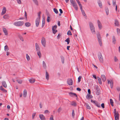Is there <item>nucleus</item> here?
I'll return each instance as SVG.
<instances>
[{
  "label": "nucleus",
  "mask_w": 120,
  "mask_h": 120,
  "mask_svg": "<svg viewBox=\"0 0 120 120\" xmlns=\"http://www.w3.org/2000/svg\"><path fill=\"white\" fill-rule=\"evenodd\" d=\"M90 28L93 34H95V29L93 23L91 22H89Z\"/></svg>",
  "instance_id": "f257e3e1"
},
{
  "label": "nucleus",
  "mask_w": 120,
  "mask_h": 120,
  "mask_svg": "<svg viewBox=\"0 0 120 120\" xmlns=\"http://www.w3.org/2000/svg\"><path fill=\"white\" fill-rule=\"evenodd\" d=\"M71 3L73 7L75 8V10L77 11L78 9V8L77 6V4L73 0H70Z\"/></svg>",
  "instance_id": "f03ea898"
},
{
  "label": "nucleus",
  "mask_w": 120,
  "mask_h": 120,
  "mask_svg": "<svg viewBox=\"0 0 120 120\" xmlns=\"http://www.w3.org/2000/svg\"><path fill=\"white\" fill-rule=\"evenodd\" d=\"M98 57L100 62L101 63H103L104 62L103 58L101 52L98 53Z\"/></svg>",
  "instance_id": "7ed1b4c3"
},
{
  "label": "nucleus",
  "mask_w": 120,
  "mask_h": 120,
  "mask_svg": "<svg viewBox=\"0 0 120 120\" xmlns=\"http://www.w3.org/2000/svg\"><path fill=\"white\" fill-rule=\"evenodd\" d=\"M97 37L98 38V41L99 44L100 46H102V40L100 35L99 33L97 34Z\"/></svg>",
  "instance_id": "20e7f679"
},
{
  "label": "nucleus",
  "mask_w": 120,
  "mask_h": 120,
  "mask_svg": "<svg viewBox=\"0 0 120 120\" xmlns=\"http://www.w3.org/2000/svg\"><path fill=\"white\" fill-rule=\"evenodd\" d=\"M24 24L23 21H20L15 22L14 25L17 26H22Z\"/></svg>",
  "instance_id": "39448f33"
},
{
  "label": "nucleus",
  "mask_w": 120,
  "mask_h": 120,
  "mask_svg": "<svg viewBox=\"0 0 120 120\" xmlns=\"http://www.w3.org/2000/svg\"><path fill=\"white\" fill-rule=\"evenodd\" d=\"M41 42L42 45L44 47H45L46 44V41L45 38L44 37H42Z\"/></svg>",
  "instance_id": "423d86ee"
},
{
  "label": "nucleus",
  "mask_w": 120,
  "mask_h": 120,
  "mask_svg": "<svg viewBox=\"0 0 120 120\" xmlns=\"http://www.w3.org/2000/svg\"><path fill=\"white\" fill-rule=\"evenodd\" d=\"M67 83L70 85H71L73 84V81L71 79H68L67 80Z\"/></svg>",
  "instance_id": "0eeeda50"
},
{
  "label": "nucleus",
  "mask_w": 120,
  "mask_h": 120,
  "mask_svg": "<svg viewBox=\"0 0 120 120\" xmlns=\"http://www.w3.org/2000/svg\"><path fill=\"white\" fill-rule=\"evenodd\" d=\"M97 23L99 29L101 30L102 29V26L101 22L99 20L97 21Z\"/></svg>",
  "instance_id": "6e6552de"
},
{
  "label": "nucleus",
  "mask_w": 120,
  "mask_h": 120,
  "mask_svg": "<svg viewBox=\"0 0 120 120\" xmlns=\"http://www.w3.org/2000/svg\"><path fill=\"white\" fill-rule=\"evenodd\" d=\"M81 11L82 12V14L84 16H85V18L86 19H87V16L86 15L84 11L83 10L82 8H80Z\"/></svg>",
  "instance_id": "1a4fd4ad"
},
{
  "label": "nucleus",
  "mask_w": 120,
  "mask_h": 120,
  "mask_svg": "<svg viewBox=\"0 0 120 120\" xmlns=\"http://www.w3.org/2000/svg\"><path fill=\"white\" fill-rule=\"evenodd\" d=\"M108 84H110L111 87V88H112L113 87V82L112 80L110 81L109 80H108Z\"/></svg>",
  "instance_id": "9d476101"
},
{
  "label": "nucleus",
  "mask_w": 120,
  "mask_h": 120,
  "mask_svg": "<svg viewBox=\"0 0 120 120\" xmlns=\"http://www.w3.org/2000/svg\"><path fill=\"white\" fill-rule=\"evenodd\" d=\"M40 19H36V26L38 27V26L39 22H40Z\"/></svg>",
  "instance_id": "9b49d317"
},
{
  "label": "nucleus",
  "mask_w": 120,
  "mask_h": 120,
  "mask_svg": "<svg viewBox=\"0 0 120 120\" xmlns=\"http://www.w3.org/2000/svg\"><path fill=\"white\" fill-rule=\"evenodd\" d=\"M96 93L97 95H99L100 94V91L98 87H97L96 88Z\"/></svg>",
  "instance_id": "f8f14e48"
},
{
  "label": "nucleus",
  "mask_w": 120,
  "mask_h": 120,
  "mask_svg": "<svg viewBox=\"0 0 120 120\" xmlns=\"http://www.w3.org/2000/svg\"><path fill=\"white\" fill-rule=\"evenodd\" d=\"M69 94L70 96L71 97H73L75 96L76 97H77V95L76 94L72 92H70L69 93Z\"/></svg>",
  "instance_id": "ddd939ff"
},
{
  "label": "nucleus",
  "mask_w": 120,
  "mask_h": 120,
  "mask_svg": "<svg viewBox=\"0 0 120 120\" xmlns=\"http://www.w3.org/2000/svg\"><path fill=\"white\" fill-rule=\"evenodd\" d=\"M98 3L100 8H102V5L101 2L100 0H99L98 1Z\"/></svg>",
  "instance_id": "4468645a"
},
{
  "label": "nucleus",
  "mask_w": 120,
  "mask_h": 120,
  "mask_svg": "<svg viewBox=\"0 0 120 120\" xmlns=\"http://www.w3.org/2000/svg\"><path fill=\"white\" fill-rule=\"evenodd\" d=\"M39 117L41 120H45V118L43 114H40L39 115Z\"/></svg>",
  "instance_id": "2eb2a0df"
},
{
  "label": "nucleus",
  "mask_w": 120,
  "mask_h": 120,
  "mask_svg": "<svg viewBox=\"0 0 120 120\" xmlns=\"http://www.w3.org/2000/svg\"><path fill=\"white\" fill-rule=\"evenodd\" d=\"M35 47L37 51H40V48L39 47L37 43L35 44Z\"/></svg>",
  "instance_id": "dca6fc26"
},
{
  "label": "nucleus",
  "mask_w": 120,
  "mask_h": 120,
  "mask_svg": "<svg viewBox=\"0 0 120 120\" xmlns=\"http://www.w3.org/2000/svg\"><path fill=\"white\" fill-rule=\"evenodd\" d=\"M6 9L5 7H4L3 8V9L2 10V13H1V15H3L4 14H5L6 12Z\"/></svg>",
  "instance_id": "f3484780"
},
{
  "label": "nucleus",
  "mask_w": 120,
  "mask_h": 120,
  "mask_svg": "<svg viewBox=\"0 0 120 120\" xmlns=\"http://www.w3.org/2000/svg\"><path fill=\"white\" fill-rule=\"evenodd\" d=\"M29 81L31 83H33L34 82L35 80L34 78H32L30 79H29Z\"/></svg>",
  "instance_id": "a211bd4d"
},
{
  "label": "nucleus",
  "mask_w": 120,
  "mask_h": 120,
  "mask_svg": "<svg viewBox=\"0 0 120 120\" xmlns=\"http://www.w3.org/2000/svg\"><path fill=\"white\" fill-rule=\"evenodd\" d=\"M101 78L102 79L103 81L104 82L106 80V78L105 75H101Z\"/></svg>",
  "instance_id": "6ab92c4d"
},
{
  "label": "nucleus",
  "mask_w": 120,
  "mask_h": 120,
  "mask_svg": "<svg viewBox=\"0 0 120 120\" xmlns=\"http://www.w3.org/2000/svg\"><path fill=\"white\" fill-rule=\"evenodd\" d=\"M3 30L4 32V33L5 35H7L8 34L7 31L5 28H4L3 29Z\"/></svg>",
  "instance_id": "aec40b11"
},
{
  "label": "nucleus",
  "mask_w": 120,
  "mask_h": 120,
  "mask_svg": "<svg viewBox=\"0 0 120 120\" xmlns=\"http://www.w3.org/2000/svg\"><path fill=\"white\" fill-rule=\"evenodd\" d=\"M95 105L98 107L100 108L101 107L100 104L98 102L96 101L95 102L94 104Z\"/></svg>",
  "instance_id": "412c9836"
},
{
  "label": "nucleus",
  "mask_w": 120,
  "mask_h": 120,
  "mask_svg": "<svg viewBox=\"0 0 120 120\" xmlns=\"http://www.w3.org/2000/svg\"><path fill=\"white\" fill-rule=\"evenodd\" d=\"M2 83L3 86L4 87L6 88L7 87V86L5 81H3L2 82Z\"/></svg>",
  "instance_id": "4be33fe9"
},
{
  "label": "nucleus",
  "mask_w": 120,
  "mask_h": 120,
  "mask_svg": "<svg viewBox=\"0 0 120 120\" xmlns=\"http://www.w3.org/2000/svg\"><path fill=\"white\" fill-rule=\"evenodd\" d=\"M45 77L46 79L48 80L49 79V75L46 71Z\"/></svg>",
  "instance_id": "5701e85b"
},
{
  "label": "nucleus",
  "mask_w": 120,
  "mask_h": 120,
  "mask_svg": "<svg viewBox=\"0 0 120 120\" xmlns=\"http://www.w3.org/2000/svg\"><path fill=\"white\" fill-rule=\"evenodd\" d=\"M112 42L114 44H115L116 43V39L115 36H112Z\"/></svg>",
  "instance_id": "b1692460"
},
{
  "label": "nucleus",
  "mask_w": 120,
  "mask_h": 120,
  "mask_svg": "<svg viewBox=\"0 0 120 120\" xmlns=\"http://www.w3.org/2000/svg\"><path fill=\"white\" fill-rule=\"evenodd\" d=\"M115 26H119V23L118 20H116L115 21Z\"/></svg>",
  "instance_id": "393cba45"
},
{
  "label": "nucleus",
  "mask_w": 120,
  "mask_h": 120,
  "mask_svg": "<svg viewBox=\"0 0 120 120\" xmlns=\"http://www.w3.org/2000/svg\"><path fill=\"white\" fill-rule=\"evenodd\" d=\"M25 25L26 27H28L30 26H31V24L30 23L28 22H27L25 23Z\"/></svg>",
  "instance_id": "a878e982"
},
{
  "label": "nucleus",
  "mask_w": 120,
  "mask_h": 120,
  "mask_svg": "<svg viewBox=\"0 0 120 120\" xmlns=\"http://www.w3.org/2000/svg\"><path fill=\"white\" fill-rule=\"evenodd\" d=\"M27 94V90H24L23 91V96L24 97H26Z\"/></svg>",
  "instance_id": "bb28decb"
},
{
  "label": "nucleus",
  "mask_w": 120,
  "mask_h": 120,
  "mask_svg": "<svg viewBox=\"0 0 120 120\" xmlns=\"http://www.w3.org/2000/svg\"><path fill=\"white\" fill-rule=\"evenodd\" d=\"M97 78L98 81L99 83L100 84H101L102 82L101 81V79L98 77H97Z\"/></svg>",
  "instance_id": "cd10ccee"
},
{
  "label": "nucleus",
  "mask_w": 120,
  "mask_h": 120,
  "mask_svg": "<svg viewBox=\"0 0 120 120\" xmlns=\"http://www.w3.org/2000/svg\"><path fill=\"white\" fill-rule=\"evenodd\" d=\"M65 41L67 42L68 44H69L70 42V38H68L65 40Z\"/></svg>",
  "instance_id": "c85d7f7f"
},
{
  "label": "nucleus",
  "mask_w": 120,
  "mask_h": 120,
  "mask_svg": "<svg viewBox=\"0 0 120 120\" xmlns=\"http://www.w3.org/2000/svg\"><path fill=\"white\" fill-rule=\"evenodd\" d=\"M77 1V2L78 4L79 5V7H80V8H81V9L82 8V5L81 4L79 0H76Z\"/></svg>",
  "instance_id": "c756f323"
},
{
  "label": "nucleus",
  "mask_w": 120,
  "mask_h": 120,
  "mask_svg": "<svg viewBox=\"0 0 120 120\" xmlns=\"http://www.w3.org/2000/svg\"><path fill=\"white\" fill-rule=\"evenodd\" d=\"M60 57L61 59V61L63 64H64V57L62 56H60Z\"/></svg>",
  "instance_id": "7c9ffc66"
},
{
  "label": "nucleus",
  "mask_w": 120,
  "mask_h": 120,
  "mask_svg": "<svg viewBox=\"0 0 120 120\" xmlns=\"http://www.w3.org/2000/svg\"><path fill=\"white\" fill-rule=\"evenodd\" d=\"M116 31L118 34L119 35H120V29L119 28H117Z\"/></svg>",
  "instance_id": "2f4dec72"
},
{
  "label": "nucleus",
  "mask_w": 120,
  "mask_h": 120,
  "mask_svg": "<svg viewBox=\"0 0 120 120\" xmlns=\"http://www.w3.org/2000/svg\"><path fill=\"white\" fill-rule=\"evenodd\" d=\"M37 54L39 56V58H40L41 56V54L40 51L37 52Z\"/></svg>",
  "instance_id": "473e14b6"
},
{
  "label": "nucleus",
  "mask_w": 120,
  "mask_h": 120,
  "mask_svg": "<svg viewBox=\"0 0 120 120\" xmlns=\"http://www.w3.org/2000/svg\"><path fill=\"white\" fill-rule=\"evenodd\" d=\"M35 4L37 5H38V1L37 0H32Z\"/></svg>",
  "instance_id": "72a5a7b5"
},
{
  "label": "nucleus",
  "mask_w": 120,
  "mask_h": 120,
  "mask_svg": "<svg viewBox=\"0 0 120 120\" xmlns=\"http://www.w3.org/2000/svg\"><path fill=\"white\" fill-rule=\"evenodd\" d=\"M71 105L73 106H76V103L75 102L73 101L71 102Z\"/></svg>",
  "instance_id": "f704fd0d"
},
{
  "label": "nucleus",
  "mask_w": 120,
  "mask_h": 120,
  "mask_svg": "<svg viewBox=\"0 0 120 120\" xmlns=\"http://www.w3.org/2000/svg\"><path fill=\"white\" fill-rule=\"evenodd\" d=\"M86 108L88 109H91V108L90 106L87 103L86 104Z\"/></svg>",
  "instance_id": "c9c22d12"
},
{
  "label": "nucleus",
  "mask_w": 120,
  "mask_h": 120,
  "mask_svg": "<svg viewBox=\"0 0 120 120\" xmlns=\"http://www.w3.org/2000/svg\"><path fill=\"white\" fill-rule=\"evenodd\" d=\"M110 102L112 106H113V101L112 99H111L110 100Z\"/></svg>",
  "instance_id": "e433bc0d"
},
{
  "label": "nucleus",
  "mask_w": 120,
  "mask_h": 120,
  "mask_svg": "<svg viewBox=\"0 0 120 120\" xmlns=\"http://www.w3.org/2000/svg\"><path fill=\"white\" fill-rule=\"evenodd\" d=\"M26 57L28 61L30 60V57L27 54H26Z\"/></svg>",
  "instance_id": "4c0bfd02"
},
{
  "label": "nucleus",
  "mask_w": 120,
  "mask_h": 120,
  "mask_svg": "<svg viewBox=\"0 0 120 120\" xmlns=\"http://www.w3.org/2000/svg\"><path fill=\"white\" fill-rule=\"evenodd\" d=\"M43 67L45 68L46 67V65L45 62L44 61H43Z\"/></svg>",
  "instance_id": "58836bf2"
},
{
  "label": "nucleus",
  "mask_w": 120,
  "mask_h": 120,
  "mask_svg": "<svg viewBox=\"0 0 120 120\" xmlns=\"http://www.w3.org/2000/svg\"><path fill=\"white\" fill-rule=\"evenodd\" d=\"M8 50V46L6 45L4 46V50L5 51H7Z\"/></svg>",
  "instance_id": "ea45409f"
},
{
  "label": "nucleus",
  "mask_w": 120,
  "mask_h": 120,
  "mask_svg": "<svg viewBox=\"0 0 120 120\" xmlns=\"http://www.w3.org/2000/svg\"><path fill=\"white\" fill-rule=\"evenodd\" d=\"M53 11L56 14H57L58 13V11L55 8L53 9Z\"/></svg>",
  "instance_id": "a19ab883"
},
{
  "label": "nucleus",
  "mask_w": 120,
  "mask_h": 120,
  "mask_svg": "<svg viewBox=\"0 0 120 120\" xmlns=\"http://www.w3.org/2000/svg\"><path fill=\"white\" fill-rule=\"evenodd\" d=\"M67 34L68 35H72L71 32L70 30H69L68 31Z\"/></svg>",
  "instance_id": "79ce46f5"
},
{
  "label": "nucleus",
  "mask_w": 120,
  "mask_h": 120,
  "mask_svg": "<svg viewBox=\"0 0 120 120\" xmlns=\"http://www.w3.org/2000/svg\"><path fill=\"white\" fill-rule=\"evenodd\" d=\"M17 81L20 84H21L22 82V81L20 80H17Z\"/></svg>",
  "instance_id": "37998d69"
},
{
  "label": "nucleus",
  "mask_w": 120,
  "mask_h": 120,
  "mask_svg": "<svg viewBox=\"0 0 120 120\" xmlns=\"http://www.w3.org/2000/svg\"><path fill=\"white\" fill-rule=\"evenodd\" d=\"M57 27V26L56 25H55L54 26H52V30H53H53H56Z\"/></svg>",
  "instance_id": "c03bdc74"
},
{
  "label": "nucleus",
  "mask_w": 120,
  "mask_h": 120,
  "mask_svg": "<svg viewBox=\"0 0 120 120\" xmlns=\"http://www.w3.org/2000/svg\"><path fill=\"white\" fill-rule=\"evenodd\" d=\"M82 78V77L81 76H79V77L78 78V82H79L80 81H81V79Z\"/></svg>",
  "instance_id": "a18cd8bd"
},
{
  "label": "nucleus",
  "mask_w": 120,
  "mask_h": 120,
  "mask_svg": "<svg viewBox=\"0 0 120 120\" xmlns=\"http://www.w3.org/2000/svg\"><path fill=\"white\" fill-rule=\"evenodd\" d=\"M116 0H114L112 1V4L113 6H115L116 5Z\"/></svg>",
  "instance_id": "49530a36"
},
{
  "label": "nucleus",
  "mask_w": 120,
  "mask_h": 120,
  "mask_svg": "<svg viewBox=\"0 0 120 120\" xmlns=\"http://www.w3.org/2000/svg\"><path fill=\"white\" fill-rule=\"evenodd\" d=\"M53 33L54 34H55L57 32V30H53H53H52Z\"/></svg>",
  "instance_id": "de8ad7c7"
},
{
  "label": "nucleus",
  "mask_w": 120,
  "mask_h": 120,
  "mask_svg": "<svg viewBox=\"0 0 120 120\" xmlns=\"http://www.w3.org/2000/svg\"><path fill=\"white\" fill-rule=\"evenodd\" d=\"M75 111L74 110H73L72 111V116L73 117H74L75 116Z\"/></svg>",
  "instance_id": "09e8293b"
},
{
  "label": "nucleus",
  "mask_w": 120,
  "mask_h": 120,
  "mask_svg": "<svg viewBox=\"0 0 120 120\" xmlns=\"http://www.w3.org/2000/svg\"><path fill=\"white\" fill-rule=\"evenodd\" d=\"M90 94H87L86 95V97L87 99H90L89 97L90 96Z\"/></svg>",
  "instance_id": "8fccbe9b"
},
{
  "label": "nucleus",
  "mask_w": 120,
  "mask_h": 120,
  "mask_svg": "<svg viewBox=\"0 0 120 120\" xmlns=\"http://www.w3.org/2000/svg\"><path fill=\"white\" fill-rule=\"evenodd\" d=\"M106 12V14L107 15H108L109 14V11L108 8L106 9H105Z\"/></svg>",
  "instance_id": "3c124183"
},
{
  "label": "nucleus",
  "mask_w": 120,
  "mask_h": 120,
  "mask_svg": "<svg viewBox=\"0 0 120 120\" xmlns=\"http://www.w3.org/2000/svg\"><path fill=\"white\" fill-rule=\"evenodd\" d=\"M62 110V109L60 107L58 109L57 112L58 113H59Z\"/></svg>",
  "instance_id": "603ef678"
},
{
  "label": "nucleus",
  "mask_w": 120,
  "mask_h": 120,
  "mask_svg": "<svg viewBox=\"0 0 120 120\" xmlns=\"http://www.w3.org/2000/svg\"><path fill=\"white\" fill-rule=\"evenodd\" d=\"M50 120H54L53 119V116L52 115L51 116V117L50 118Z\"/></svg>",
  "instance_id": "864d4df0"
},
{
  "label": "nucleus",
  "mask_w": 120,
  "mask_h": 120,
  "mask_svg": "<svg viewBox=\"0 0 120 120\" xmlns=\"http://www.w3.org/2000/svg\"><path fill=\"white\" fill-rule=\"evenodd\" d=\"M49 112L48 110H46L44 112V113L45 114L49 113Z\"/></svg>",
  "instance_id": "5fc2aeb1"
},
{
  "label": "nucleus",
  "mask_w": 120,
  "mask_h": 120,
  "mask_svg": "<svg viewBox=\"0 0 120 120\" xmlns=\"http://www.w3.org/2000/svg\"><path fill=\"white\" fill-rule=\"evenodd\" d=\"M114 116H119V114L118 112H117L116 113H114Z\"/></svg>",
  "instance_id": "6e6d98bb"
},
{
  "label": "nucleus",
  "mask_w": 120,
  "mask_h": 120,
  "mask_svg": "<svg viewBox=\"0 0 120 120\" xmlns=\"http://www.w3.org/2000/svg\"><path fill=\"white\" fill-rule=\"evenodd\" d=\"M45 23V21H42V27H43V26H44V25Z\"/></svg>",
  "instance_id": "4d7b16f0"
},
{
  "label": "nucleus",
  "mask_w": 120,
  "mask_h": 120,
  "mask_svg": "<svg viewBox=\"0 0 120 120\" xmlns=\"http://www.w3.org/2000/svg\"><path fill=\"white\" fill-rule=\"evenodd\" d=\"M101 106L103 108H105L104 104V103H102L101 105Z\"/></svg>",
  "instance_id": "13d9d810"
},
{
  "label": "nucleus",
  "mask_w": 120,
  "mask_h": 120,
  "mask_svg": "<svg viewBox=\"0 0 120 120\" xmlns=\"http://www.w3.org/2000/svg\"><path fill=\"white\" fill-rule=\"evenodd\" d=\"M114 58L115 61L116 62L118 60L116 56H114Z\"/></svg>",
  "instance_id": "bf43d9fd"
},
{
  "label": "nucleus",
  "mask_w": 120,
  "mask_h": 120,
  "mask_svg": "<svg viewBox=\"0 0 120 120\" xmlns=\"http://www.w3.org/2000/svg\"><path fill=\"white\" fill-rule=\"evenodd\" d=\"M50 19V17H49V16H48V17H47V22H49V21H50V20H49Z\"/></svg>",
  "instance_id": "052dcab7"
},
{
  "label": "nucleus",
  "mask_w": 120,
  "mask_h": 120,
  "mask_svg": "<svg viewBox=\"0 0 120 120\" xmlns=\"http://www.w3.org/2000/svg\"><path fill=\"white\" fill-rule=\"evenodd\" d=\"M35 114H36V113H33V115H32V119H33L34 118V117L35 116Z\"/></svg>",
  "instance_id": "680f3d73"
},
{
  "label": "nucleus",
  "mask_w": 120,
  "mask_h": 120,
  "mask_svg": "<svg viewBox=\"0 0 120 120\" xmlns=\"http://www.w3.org/2000/svg\"><path fill=\"white\" fill-rule=\"evenodd\" d=\"M17 3L19 4H20L21 3V0H17Z\"/></svg>",
  "instance_id": "e2e57ef3"
},
{
  "label": "nucleus",
  "mask_w": 120,
  "mask_h": 120,
  "mask_svg": "<svg viewBox=\"0 0 120 120\" xmlns=\"http://www.w3.org/2000/svg\"><path fill=\"white\" fill-rule=\"evenodd\" d=\"M115 119H117V120H119V116H114Z\"/></svg>",
  "instance_id": "0e129e2a"
},
{
  "label": "nucleus",
  "mask_w": 120,
  "mask_h": 120,
  "mask_svg": "<svg viewBox=\"0 0 120 120\" xmlns=\"http://www.w3.org/2000/svg\"><path fill=\"white\" fill-rule=\"evenodd\" d=\"M88 94H91V91L90 90V89H89L88 90Z\"/></svg>",
  "instance_id": "69168bd1"
},
{
  "label": "nucleus",
  "mask_w": 120,
  "mask_h": 120,
  "mask_svg": "<svg viewBox=\"0 0 120 120\" xmlns=\"http://www.w3.org/2000/svg\"><path fill=\"white\" fill-rule=\"evenodd\" d=\"M76 90H77L80 91L81 90V89L79 88H77L76 89Z\"/></svg>",
  "instance_id": "338daca9"
},
{
  "label": "nucleus",
  "mask_w": 120,
  "mask_h": 120,
  "mask_svg": "<svg viewBox=\"0 0 120 120\" xmlns=\"http://www.w3.org/2000/svg\"><path fill=\"white\" fill-rule=\"evenodd\" d=\"M117 90L118 91H119L120 90V87H117Z\"/></svg>",
  "instance_id": "774afa93"
}]
</instances>
